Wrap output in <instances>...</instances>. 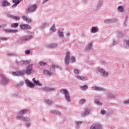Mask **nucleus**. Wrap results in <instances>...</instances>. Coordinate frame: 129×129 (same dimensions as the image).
Instances as JSON below:
<instances>
[{"instance_id":"nucleus-10","label":"nucleus","mask_w":129,"mask_h":129,"mask_svg":"<svg viewBox=\"0 0 129 129\" xmlns=\"http://www.w3.org/2000/svg\"><path fill=\"white\" fill-rule=\"evenodd\" d=\"M44 73L45 75H47L48 76H52L54 74L52 73V72H49L48 70L44 71Z\"/></svg>"},{"instance_id":"nucleus-32","label":"nucleus","mask_w":129,"mask_h":129,"mask_svg":"<svg viewBox=\"0 0 129 129\" xmlns=\"http://www.w3.org/2000/svg\"><path fill=\"white\" fill-rule=\"evenodd\" d=\"M39 64H40V66H45V65H46V64H47V63L44 62L43 61H40Z\"/></svg>"},{"instance_id":"nucleus-7","label":"nucleus","mask_w":129,"mask_h":129,"mask_svg":"<svg viewBox=\"0 0 129 129\" xmlns=\"http://www.w3.org/2000/svg\"><path fill=\"white\" fill-rule=\"evenodd\" d=\"M25 82L26 84H27V86L28 87H30L31 88H33V87H35V85H34L32 82H30V81L26 80L25 81Z\"/></svg>"},{"instance_id":"nucleus-18","label":"nucleus","mask_w":129,"mask_h":129,"mask_svg":"<svg viewBox=\"0 0 129 129\" xmlns=\"http://www.w3.org/2000/svg\"><path fill=\"white\" fill-rule=\"evenodd\" d=\"M104 23L105 24H110L112 23V20L111 19L105 20H104Z\"/></svg>"},{"instance_id":"nucleus-1","label":"nucleus","mask_w":129,"mask_h":129,"mask_svg":"<svg viewBox=\"0 0 129 129\" xmlns=\"http://www.w3.org/2000/svg\"><path fill=\"white\" fill-rule=\"evenodd\" d=\"M60 92H63V94H64L66 100L68 101V102H71V99H70V95H69V93L67 91V90L61 89L60 90Z\"/></svg>"},{"instance_id":"nucleus-21","label":"nucleus","mask_w":129,"mask_h":129,"mask_svg":"<svg viewBox=\"0 0 129 129\" xmlns=\"http://www.w3.org/2000/svg\"><path fill=\"white\" fill-rule=\"evenodd\" d=\"M92 47V42L89 44V45L86 47V50H90Z\"/></svg>"},{"instance_id":"nucleus-29","label":"nucleus","mask_w":129,"mask_h":129,"mask_svg":"<svg viewBox=\"0 0 129 129\" xmlns=\"http://www.w3.org/2000/svg\"><path fill=\"white\" fill-rule=\"evenodd\" d=\"M102 77H105V76H108V72H105V71L102 74Z\"/></svg>"},{"instance_id":"nucleus-4","label":"nucleus","mask_w":129,"mask_h":129,"mask_svg":"<svg viewBox=\"0 0 129 129\" xmlns=\"http://www.w3.org/2000/svg\"><path fill=\"white\" fill-rule=\"evenodd\" d=\"M33 69V66L32 65H29L26 67V73L27 75H30L32 73V70Z\"/></svg>"},{"instance_id":"nucleus-30","label":"nucleus","mask_w":129,"mask_h":129,"mask_svg":"<svg viewBox=\"0 0 129 129\" xmlns=\"http://www.w3.org/2000/svg\"><path fill=\"white\" fill-rule=\"evenodd\" d=\"M66 58L70 59V52L68 51V52L66 53Z\"/></svg>"},{"instance_id":"nucleus-11","label":"nucleus","mask_w":129,"mask_h":129,"mask_svg":"<svg viewBox=\"0 0 129 129\" xmlns=\"http://www.w3.org/2000/svg\"><path fill=\"white\" fill-rule=\"evenodd\" d=\"M32 81L35 84H37V85H38V86H42V84H40V82L39 81H36V78H33L32 79Z\"/></svg>"},{"instance_id":"nucleus-25","label":"nucleus","mask_w":129,"mask_h":129,"mask_svg":"<svg viewBox=\"0 0 129 129\" xmlns=\"http://www.w3.org/2000/svg\"><path fill=\"white\" fill-rule=\"evenodd\" d=\"M58 35L60 38H63L64 37V34L63 33V32L58 31Z\"/></svg>"},{"instance_id":"nucleus-12","label":"nucleus","mask_w":129,"mask_h":129,"mask_svg":"<svg viewBox=\"0 0 129 129\" xmlns=\"http://www.w3.org/2000/svg\"><path fill=\"white\" fill-rule=\"evenodd\" d=\"M11 28H16L19 27V23H12L11 25Z\"/></svg>"},{"instance_id":"nucleus-59","label":"nucleus","mask_w":129,"mask_h":129,"mask_svg":"<svg viewBox=\"0 0 129 129\" xmlns=\"http://www.w3.org/2000/svg\"><path fill=\"white\" fill-rule=\"evenodd\" d=\"M48 1H49V0H44L43 3H46V2H48Z\"/></svg>"},{"instance_id":"nucleus-57","label":"nucleus","mask_w":129,"mask_h":129,"mask_svg":"<svg viewBox=\"0 0 129 129\" xmlns=\"http://www.w3.org/2000/svg\"><path fill=\"white\" fill-rule=\"evenodd\" d=\"M126 45H127V46H128L129 47V40L127 41Z\"/></svg>"},{"instance_id":"nucleus-23","label":"nucleus","mask_w":129,"mask_h":129,"mask_svg":"<svg viewBox=\"0 0 129 129\" xmlns=\"http://www.w3.org/2000/svg\"><path fill=\"white\" fill-rule=\"evenodd\" d=\"M45 102L47 104H49V105L52 104V103H53V101L48 99L45 100Z\"/></svg>"},{"instance_id":"nucleus-16","label":"nucleus","mask_w":129,"mask_h":129,"mask_svg":"<svg viewBox=\"0 0 129 129\" xmlns=\"http://www.w3.org/2000/svg\"><path fill=\"white\" fill-rule=\"evenodd\" d=\"M77 77L79 80H82L83 81H84V80H85V78H87L86 77H81L80 76H77Z\"/></svg>"},{"instance_id":"nucleus-46","label":"nucleus","mask_w":129,"mask_h":129,"mask_svg":"<svg viewBox=\"0 0 129 129\" xmlns=\"http://www.w3.org/2000/svg\"><path fill=\"white\" fill-rule=\"evenodd\" d=\"M18 32H19V30H16V29L12 30L11 29V33H18Z\"/></svg>"},{"instance_id":"nucleus-22","label":"nucleus","mask_w":129,"mask_h":129,"mask_svg":"<svg viewBox=\"0 0 129 129\" xmlns=\"http://www.w3.org/2000/svg\"><path fill=\"white\" fill-rule=\"evenodd\" d=\"M98 71L99 73H102V74H103L105 71L103 69L100 68L98 70Z\"/></svg>"},{"instance_id":"nucleus-43","label":"nucleus","mask_w":129,"mask_h":129,"mask_svg":"<svg viewBox=\"0 0 129 129\" xmlns=\"http://www.w3.org/2000/svg\"><path fill=\"white\" fill-rule=\"evenodd\" d=\"M96 103H97V104H98L99 105H101V104H102V103H101V102H100L99 100L97 99L96 100Z\"/></svg>"},{"instance_id":"nucleus-51","label":"nucleus","mask_w":129,"mask_h":129,"mask_svg":"<svg viewBox=\"0 0 129 129\" xmlns=\"http://www.w3.org/2000/svg\"><path fill=\"white\" fill-rule=\"evenodd\" d=\"M52 47H57V43H53Z\"/></svg>"},{"instance_id":"nucleus-44","label":"nucleus","mask_w":129,"mask_h":129,"mask_svg":"<svg viewBox=\"0 0 129 129\" xmlns=\"http://www.w3.org/2000/svg\"><path fill=\"white\" fill-rule=\"evenodd\" d=\"M0 40H3V41H7L8 40V38H7V37H1Z\"/></svg>"},{"instance_id":"nucleus-58","label":"nucleus","mask_w":129,"mask_h":129,"mask_svg":"<svg viewBox=\"0 0 129 129\" xmlns=\"http://www.w3.org/2000/svg\"><path fill=\"white\" fill-rule=\"evenodd\" d=\"M24 84V82H22L20 84V85H23Z\"/></svg>"},{"instance_id":"nucleus-49","label":"nucleus","mask_w":129,"mask_h":129,"mask_svg":"<svg viewBox=\"0 0 129 129\" xmlns=\"http://www.w3.org/2000/svg\"><path fill=\"white\" fill-rule=\"evenodd\" d=\"M101 112L102 114H105L106 111L105 110H101Z\"/></svg>"},{"instance_id":"nucleus-55","label":"nucleus","mask_w":129,"mask_h":129,"mask_svg":"<svg viewBox=\"0 0 129 129\" xmlns=\"http://www.w3.org/2000/svg\"><path fill=\"white\" fill-rule=\"evenodd\" d=\"M70 35V33H67V34H66V36H67V37H69Z\"/></svg>"},{"instance_id":"nucleus-42","label":"nucleus","mask_w":129,"mask_h":129,"mask_svg":"<svg viewBox=\"0 0 129 129\" xmlns=\"http://www.w3.org/2000/svg\"><path fill=\"white\" fill-rule=\"evenodd\" d=\"M86 101L85 100V99H83L81 100L80 102L81 104H83V103H85Z\"/></svg>"},{"instance_id":"nucleus-36","label":"nucleus","mask_w":129,"mask_h":129,"mask_svg":"<svg viewBox=\"0 0 129 129\" xmlns=\"http://www.w3.org/2000/svg\"><path fill=\"white\" fill-rule=\"evenodd\" d=\"M3 31H4L5 32H6L7 33H11L12 32V29H3Z\"/></svg>"},{"instance_id":"nucleus-52","label":"nucleus","mask_w":129,"mask_h":129,"mask_svg":"<svg viewBox=\"0 0 129 129\" xmlns=\"http://www.w3.org/2000/svg\"><path fill=\"white\" fill-rule=\"evenodd\" d=\"M81 114V116L82 117L85 116V115H86L85 112L82 113Z\"/></svg>"},{"instance_id":"nucleus-3","label":"nucleus","mask_w":129,"mask_h":129,"mask_svg":"<svg viewBox=\"0 0 129 129\" xmlns=\"http://www.w3.org/2000/svg\"><path fill=\"white\" fill-rule=\"evenodd\" d=\"M90 129H102V125L99 123H95Z\"/></svg>"},{"instance_id":"nucleus-53","label":"nucleus","mask_w":129,"mask_h":129,"mask_svg":"<svg viewBox=\"0 0 129 129\" xmlns=\"http://www.w3.org/2000/svg\"><path fill=\"white\" fill-rule=\"evenodd\" d=\"M124 104H126V103H129V99L125 101H124Z\"/></svg>"},{"instance_id":"nucleus-2","label":"nucleus","mask_w":129,"mask_h":129,"mask_svg":"<svg viewBox=\"0 0 129 129\" xmlns=\"http://www.w3.org/2000/svg\"><path fill=\"white\" fill-rule=\"evenodd\" d=\"M36 9H37V5H31L29 8H27V13L34 12V11H36Z\"/></svg>"},{"instance_id":"nucleus-39","label":"nucleus","mask_w":129,"mask_h":129,"mask_svg":"<svg viewBox=\"0 0 129 129\" xmlns=\"http://www.w3.org/2000/svg\"><path fill=\"white\" fill-rule=\"evenodd\" d=\"M69 61H70V58H65V62L67 65H68L69 64Z\"/></svg>"},{"instance_id":"nucleus-17","label":"nucleus","mask_w":129,"mask_h":129,"mask_svg":"<svg viewBox=\"0 0 129 129\" xmlns=\"http://www.w3.org/2000/svg\"><path fill=\"white\" fill-rule=\"evenodd\" d=\"M117 10L118 12H119V13H122V12H123V7H122V6H119Z\"/></svg>"},{"instance_id":"nucleus-38","label":"nucleus","mask_w":129,"mask_h":129,"mask_svg":"<svg viewBox=\"0 0 129 129\" xmlns=\"http://www.w3.org/2000/svg\"><path fill=\"white\" fill-rule=\"evenodd\" d=\"M71 61L72 62H76V59H75V57L74 56H72L71 57Z\"/></svg>"},{"instance_id":"nucleus-19","label":"nucleus","mask_w":129,"mask_h":129,"mask_svg":"<svg viewBox=\"0 0 129 129\" xmlns=\"http://www.w3.org/2000/svg\"><path fill=\"white\" fill-rule=\"evenodd\" d=\"M50 31L56 32V28L55 27V24H53L51 27L50 28Z\"/></svg>"},{"instance_id":"nucleus-40","label":"nucleus","mask_w":129,"mask_h":129,"mask_svg":"<svg viewBox=\"0 0 129 129\" xmlns=\"http://www.w3.org/2000/svg\"><path fill=\"white\" fill-rule=\"evenodd\" d=\"M55 88H48V92H52V91L55 90Z\"/></svg>"},{"instance_id":"nucleus-56","label":"nucleus","mask_w":129,"mask_h":129,"mask_svg":"<svg viewBox=\"0 0 129 129\" xmlns=\"http://www.w3.org/2000/svg\"><path fill=\"white\" fill-rule=\"evenodd\" d=\"M3 28H4V25H0V29H2Z\"/></svg>"},{"instance_id":"nucleus-33","label":"nucleus","mask_w":129,"mask_h":129,"mask_svg":"<svg viewBox=\"0 0 129 129\" xmlns=\"http://www.w3.org/2000/svg\"><path fill=\"white\" fill-rule=\"evenodd\" d=\"M22 18L23 21H26V22H27V21H28V19H29V18H28V17H27L26 16H23Z\"/></svg>"},{"instance_id":"nucleus-50","label":"nucleus","mask_w":129,"mask_h":129,"mask_svg":"<svg viewBox=\"0 0 129 129\" xmlns=\"http://www.w3.org/2000/svg\"><path fill=\"white\" fill-rule=\"evenodd\" d=\"M76 124L79 125V124H81V123H82V121H78L76 122Z\"/></svg>"},{"instance_id":"nucleus-31","label":"nucleus","mask_w":129,"mask_h":129,"mask_svg":"<svg viewBox=\"0 0 129 129\" xmlns=\"http://www.w3.org/2000/svg\"><path fill=\"white\" fill-rule=\"evenodd\" d=\"M89 112H90V109H87L84 112L86 115H87V114H89Z\"/></svg>"},{"instance_id":"nucleus-35","label":"nucleus","mask_w":129,"mask_h":129,"mask_svg":"<svg viewBox=\"0 0 129 129\" xmlns=\"http://www.w3.org/2000/svg\"><path fill=\"white\" fill-rule=\"evenodd\" d=\"M13 2L16 5L17 4V5H19V4H20V1L19 0H13Z\"/></svg>"},{"instance_id":"nucleus-41","label":"nucleus","mask_w":129,"mask_h":129,"mask_svg":"<svg viewBox=\"0 0 129 129\" xmlns=\"http://www.w3.org/2000/svg\"><path fill=\"white\" fill-rule=\"evenodd\" d=\"M79 72H80V70H75L74 71V73H75L76 75L79 74Z\"/></svg>"},{"instance_id":"nucleus-8","label":"nucleus","mask_w":129,"mask_h":129,"mask_svg":"<svg viewBox=\"0 0 129 129\" xmlns=\"http://www.w3.org/2000/svg\"><path fill=\"white\" fill-rule=\"evenodd\" d=\"M32 38V36H25L21 38L22 41H29Z\"/></svg>"},{"instance_id":"nucleus-61","label":"nucleus","mask_w":129,"mask_h":129,"mask_svg":"<svg viewBox=\"0 0 129 129\" xmlns=\"http://www.w3.org/2000/svg\"><path fill=\"white\" fill-rule=\"evenodd\" d=\"M52 67H53V68H55V67H56V66H52Z\"/></svg>"},{"instance_id":"nucleus-24","label":"nucleus","mask_w":129,"mask_h":129,"mask_svg":"<svg viewBox=\"0 0 129 129\" xmlns=\"http://www.w3.org/2000/svg\"><path fill=\"white\" fill-rule=\"evenodd\" d=\"M20 29L22 30H26V24H21L20 26Z\"/></svg>"},{"instance_id":"nucleus-20","label":"nucleus","mask_w":129,"mask_h":129,"mask_svg":"<svg viewBox=\"0 0 129 129\" xmlns=\"http://www.w3.org/2000/svg\"><path fill=\"white\" fill-rule=\"evenodd\" d=\"M92 33H96L97 32V28L95 27H93L91 30Z\"/></svg>"},{"instance_id":"nucleus-48","label":"nucleus","mask_w":129,"mask_h":129,"mask_svg":"<svg viewBox=\"0 0 129 129\" xmlns=\"http://www.w3.org/2000/svg\"><path fill=\"white\" fill-rule=\"evenodd\" d=\"M25 54H31V51L27 50L25 51Z\"/></svg>"},{"instance_id":"nucleus-9","label":"nucleus","mask_w":129,"mask_h":129,"mask_svg":"<svg viewBox=\"0 0 129 129\" xmlns=\"http://www.w3.org/2000/svg\"><path fill=\"white\" fill-rule=\"evenodd\" d=\"M2 6H3V7H6L7 6H11V3H9L8 1H6V0H4L2 2Z\"/></svg>"},{"instance_id":"nucleus-6","label":"nucleus","mask_w":129,"mask_h":129,"mask_svg":"<svg viewBox=\"0 0 129 129\" xmlns=\"http://www.w3.org/2000/svg\"><path fill=\"white\" fill-rule=\"evenodd\" d=\"M92 89L93 90H95L96 91H103L105 90V89H104V88H103L97 87V86L93 87Z\"/></svg>"},{"instance_id":"nucleus-5","label":"nucleus","mask_w":129,"mask_h":129,"mask_svg":"<svg viewBox=\"0 0 129 129\" xmlns=\"http://www.w3.org/2000/svg\"><path fill=\"white\" fill-rule=\"evenodd\" d=\"M25 73L26 72L23 71L22 72H13L12 74L14 76H21V75H24Z\"/></svg>"},{"instance_id":"nucleus-47","label":"nucleus","mask_w":129,"mask_h":129,"mask_svg":"<svg viewBox=\"0 0 129 129\" xmlns=\"http://www.w3.org/2000/svg\"><path fill=\"white\" fill-rule=\"evenodd\" d=\"M43 90H45V91H48L49 92V87H45L43 88Z\"/></svg>"},{"instance_id":"nucleus-37","label":"nucleus","mask_w":129,"mask_h":129,"mask_svg":"<svg viewBox=\"0 0 129 129\" xmlns=\"http://www.w3.org/2000/svg\"><path fill=\"white\" fill-rule=\"evenodd\" d=\"M28 64H31L30 60H24V65H28Z\"/></svg>"},{"instance_id":"nucleus-45","label":"nucleus","mask_w":129,"mask_h":129,"mask_svg":"<svg viewBox=\"0 0 129 129\" xmlns=\"http://www.w3.org/2000/svg\"><path fill=\"white\" fill-rule=\"evenodd\" d=\"M26 23H27L28 24L32 23V19L28 18V19L26 21Z\"/></svg>"},{"instance_id":"nucleus-13","label":"nucleus","mask_w":129,"mask_h":129,"mask_svg":"<svg viewBox=\"0 0 129 129\" xmlns=\"http://www.w3.org/2000/svg\"><path fill=\"white\" fill-rule=\"evenodd\" d=\"M10 18L11 19H13V20H19L20 19V17H17V16H13V15L10 16Z\"/></svg>"},{"instance_id":"nucleus-14","label":"nucleus","mask_w":129,"mask_h":129,"mask_svg":"<svg viewBox=\"0 0 129 129\" xmlns=\"http://www.w3.org/2000/svg\"><path fill=\"white\" fill-rule=\"evenodd\" d=\"M18 118H19L20 119H22V120H23V121H28V118L27 117H24L22 116H18Z\"/></svg>"},{"instance_id":"nucleus-60","label":"nucleus","mask_w":129,"mask_h":129,"mask_svg":"<svg viewBox=\"0 0 129 129\" xmlns=\"http://www.w3.org/2000/svg\"><path fill=\"white\" fill-rule=\"evenodd\" d=\"M29 32H30V31H27V33H28V34H29Z\"/></svg>"},{"instance_id":"nucleus-28","label":"nucleus","mask_w":129,"mask_h":129,"mask_svg":"<svg viewBox=\"0 0 129 129\" xmlns=\"http://www.w3.org/2000/svg\"><path fill=\"white\" fill-rule=\"evenodd\" d=\"M31 29H32V27H31V26L26 24L25 30H31Z\"/></svg>"},{"instance_id":"nucleus-34","label":"nucleus","mask_w":129,"mask_h":129,"mask_svg":"<svg viewBox=\"0 0 129 129\" xmlns=\"http://www.w3.org/2000/svg\"><path fill=\"white\" fill-rule=\"evenodd\" d=\"M18 64H19V65L22 66L24 65V60H20L18 62Z\"/></svg>"},{"instance_id":"nucleus-27","label":"nucleus","mask_w":129,"mask_h":129,"mask_svg":"<svg viewBox=\"0 0 129 129\" xmlns=\"http://www.w3.org/2000/svg\"><path fill=\"white\" fill-rule=\"evenodd\" d=\"M27 110L24 109L19 112V114H24V113H27Z\"/></svg>"},{"instance_id":"nucleus-26","label":"nucleus","mask_w":129,"mask_h":129,"mask_svg":"<svg viewBox=\"0 0 129 129\" xmlns=\"http://www.w3.org/2000/svg\"><path fill=\"white\" fill-rule=\"evenodd\" d=\"M88 88V86L87 85H85L84 86L81 87V89L82 90H86Z\"/></svg>"},{"instance_id":"nucleus-54","label":"nucleus","mask_w":129,"mask_h":129,"mask_svg":"<svg viewBox=\"0 0 129 129\" xmlns=\"http://www.w3.org/2000/svg\"><path fill=\"white\" fill-rule=\"evenodd\" d=\"M18 6V4H14L12 6V8H16Z\"/></svg>"},{"instance_id":"nucleus-15","label":"nucleus","mask_w":129,"mask_h":129,"mask_svg":"<svg viewBox=\"0 0 129 129\" xmlns=\"http://www.w3.org/2000/svg\"><path fill=\"white\" fill-rule=\"evenodd\" d=\"M108 96H109L110 98H115V97H116V95L112 94V93H108Z\"/></svg>"}]
</instances>
